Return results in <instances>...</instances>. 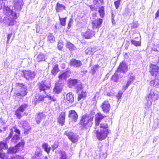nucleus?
I'll return each instance as SVG.
<instances>
[{"label":"nucleus","mask_w":159,"mask_h":159,"mask_svg":"<svg viewBox=\"0 0 159 159\" xmlns=\"http://www.w3.org/2000/svg\"><path fill=\"white\" fill-rule=\"evenodd\" d=\"M69 66L75 68H79L82 65V64L80 60L75 58L71 59L69 62Z\"/></svg>","instance_id":"nucleus-15"},{"label":"nucleus","mask_w":159,"mask_h":159,"mask_svg":"<svg viewBox=\"0 0 159 159\" xmlns=\"http://www.w3.org/2000/svg\"><path fill=\"white\" fill-rule=\"evenodd\" d=\"M95 114L94 111L93 110L89 114H86L81 116L79 123L81 129H87L91 127Z\"/></svg>","instance_id":"nucleus-1"},{"label":"nucleus","mask_w":159,"mask_h":159,"mask_svg":"<svg viewBox=\"0 0 159 159\" xmlns=\"http://www.w3.org/2000/svg\"><path fill=\"white\" fill-rule=\"evenodd\" d=\"M158 97V92L154 89H151L150 92V98H151L152 100H156Z\"/></svg>","instance_id":"nucleus-31"},{"label":"nucleus","mask_w":159,"mask_h":159,"mask_svg":"<svg viewBox=\"0 0 159 159\" xmlns=\"http://www.w3.org/2000/svg\"><path fill=\"white\" fill-rule=\"evenodd\" d=\"M63 72L64 73H66V75H67L68 76H69V74L71 73V72L70 71V69L69 67L67 68V69L64 71Z\"/></svg>","instance_id":"nucleus-64"},{"label":"nucleus","mask_w":159,"mask_h":159,"mask_svg":"<svg viewBox=\"0 0 159 159\" xmlns=\"http://www.w3.org/2000/svg\"><path fill=\"white\" fill-rule=\"evenodd\" d=\"M60 70L58 65L57 64H56L54 65L52 67L51 71V73L54 76H55Z\"/></svg>","instance_id":"nucleus-35"},{"label":"nucleus","mask_w":159,"mask_h":159,"mask_svg":"<svg viewBox=\"0 0 159 159\" xmlns=\"http://www.w3.org/2000/svg\"><path fill=\"white\" fill-rule=\"evenodd\" d=\"M3 22L5 25L9 26L14 25L16 23V21L14 19L10 18L8 16L4 17L3 20Z\"/></svg>","instance_id":"nucleus-19"},{"label":"nucleus","mask_w":159,"mask_h":159,"mask_svg":"<svg viewBox=\"0 0 159 159\" xmlns=\"http://www.w3.org/2000/svg\"><path fill=\"white\" fill-rule=\"evenodd\" d=\"M103 0H93V4L88 5V6L90 8V10L92 11L95 10L97 11V9L100 6V3L102 4L103 3Z\"/></svg>","instance_id":"nucleus-11"},{"label":"nucleus","mask_w":159,"mask_h":159,"mask_svg":"<svg viewBox=\"0 0 159 159\" xmlns=\"http://www.w3.org/2000/svg\"><path fill=\"white\" fill-rule=\"evenodd\" d=\"M13 128L14 129V131L16 133V134H17L19 135H20V130L19 129L17 128L16 126L13 127Z\"/></svg>","instance_id":"nucleus-57"},{"label":"nucleus","mask_w":159,"mask_h":159,"mask_svg":"<svg viewBox=\"0 0 159 159\" xmlns=\"http://www.w3.org/2000/svg\"><path fill=\"white\" fill-rule=\"evenodd\" d=\"M64 134L67 136L68 138L73 143L77 142L79 139V136L71 131L67 130L65 132Z\"/></svg>","instance_id":"nucleus-8"},{"label":"nucleus","mask_w":159,"mask_h":159,"mask_svg":"<svg viewBox=\"0 0 159 159\" xmlns=\"http://www.w3.org/2000/svg\"><path fill=\"white\" fill-rule=\"evenodd\" d=\"M64 83H61L60 81H57L55 83L53 91L56 94H59L63 89L64 85Z\"/></svg>","instance_id":"nucleus-12"},{"label":"nucleus","mask_w":159,"mask_h":159,"mask_svg":"<svg viewBox=\"0 0 159 159\" xmlns=\"http://www.w3.org/2000/svg\"><path fill=\"white\" fill-rule=\"evenodd\" d=\"M36 74L34 71L23 70L21 71V75L28 80H32L35 78Z\"/></svg>","instance_id":"nucleus-7"},{"label":"nucleus","mask_w":159,"mask_h":159,"mask_svg":"<svg viewBox=\"0 0 159 159\" xmlns=\"http://www.w3.org/2000/svg\"><path fill=\"white\" fill-rule=\"evenodd\" d=\"M27 85L22 83H16V86L18 88V92L15 93L18 98L21 99L26 95L28 91H32L34 86V84L32 82H29L27 83Z\"/></svg>","instance_id":"nucleus-2"},{"label":"nucleus","mask_w":159,"mask_h":159,"mask_svg":"<svg viewBox=\"0 0 159 159\" xmlns=\"http://www.w3.org/2000/svg\"><path fill=\"white\" fill-rule=\"evenodd\" d=\"M66 7L64 5L57 2L55 6V9L56 12H61L64 10H66Z\"/></svg>","instance_id":"nucleus-24"},{"label":"nucleus","mask_w":159,"mask_h":159,"mask_svg":"<svg viewBox=\"0 0 159 159\" xmlns=\"http://www.w3.org/2000/svg\"><path fill=\"white\" fill-rule=\"evenodd\" d=\"M123 92L120 90L118 92V94L116 95V97L118 99V100H119L121 98L123 94Z\"/></svg>","instance_id":"nucleus-58"},{"label":"nucleus","mask_w":159,"mask_h":159,"mask_svg":"<svg viewBox=\"0 0 159 159\" xmlns=\"http://www.w3.org/2000/svg\"><path fill=\"white\" fill-rule=\"evenodd\" d=\"M98 65H95L93 66L91 68V70L92 74L93 75L96 73V71L98 69Z\"/></svg>","instance_id":"nucleus-54"},{"label":"nucleus","mask_w":159,"mask_h":159,"mask_svg":"<svg viewBox=\"0 0 159 159\" xmlns=\"http://www.w3.org/2000/svg\"><path fill=\"white\" fill-rule=\"evenodd\" d=\"M123 77V75L119 73V72H117L116 70L115 73L114 75L111 77V80L113 81L116 83H118L121 81L120 80V78H122Z\"/></svg>","instance_id":"nucleus-21"},{"label":"nucleus","mask_w":159,"mask_h":159,"mask_svg":"<svg viewBox=\"0 0 159 159\" xmlns=\"http://www.w3.org/2000/svg\"><path fill=\"white\" fill-rule=\"evenodd\" d=\"M68 77V76L66 75V73L62 72L61 73L58 75V81H60L62 83H64V82L66 81Z\"/></svg>","instance_id":"nucleus-27"},{"label":"nucleus","mask_w":159,"mask_h":159,"mask_svg":"<svg viewBox=\"0 0 159 159\" xmlns=\"http://www.w3.org/2000/svg\"><path fill=\"white\" fill-rule=\"evenodd\" d=\"M151 55L150 56V59L152 60V63L159 64V44L157 45H155L153 47H151Z\"/></svg>","instance_id":"nucleus-4"},{"label":"nucleus","mask_w":159,"mask_h":159,"mask_svg":"<svg viewBox=\"0 0 159 159\" xmlns=\"http://www.w3.org/2000/svg\"><path fill=\"white\" fill-rule=\"evenodd\" d=\"M121 0H117L114 2V4L116 9H118L119 7Z\"/></svg>","instance_id":"nucleus-59"},{"label":"nucleus","mask_w":159,"mask_h":159,"mask_svg":"<svg viewBox=\"0 0 159 159\" xmlns=\"http://www.w3.org/2000/svg\"><path fill=\"white\" fill-rule=\"evenodd\" d=\"M46 98V96L43 95H39L38 98H35L34 101H32V102L34 104L35 106L37 104L39 103L40 102L44 100V98Z\"/></svg>","instance_id":"nucleus-30"},{"label":"nucleus","mask_w":159,"mask_h":159,"mask_svg":"<svg viewBox=\"0 0 159 159\" xmlns=\"http://www.w3.org/2000/svg\"><path fill=\"white\" fill-rule=\"evenodd\" d=\"M94 35V34L93 31L88 29L82 35L85 39H91Z\"/></svg>","instance_id":"nucleus-25"},{"label":"nucleus","mask_w":159,"mask_h":159,"mask_svg":"<svg viewBox=\"0 0 159 159\" xmlns=\"http://www.w3.org/2000/svg\"><path fill=\"white\" fill-rule=\"evenodd\" d=\"M131 43L136 46H140L141 42L139 41H136L134 39H131L130 40Z\"/></svg>","instance_id":"nucleus-51"},{"label":"nucleus","mask_w":159,"mask_h":159,"mask_svg":"<svg viewBox=\"0 0 159 159\" xmlns=\"http://www.w3.org/2000/svg\"><path fill=\"white\" fill-rule=\"evenodd\" d=\"M107 116L105 115L101 112H98L95 115V125L97 126H98L101 121L103 119L107 117Z\"/></svg>","instance_id":"nucleus-16"},{"label":"nucleus","mask_w":159,"mask_h":159,"mask_svg":"<svg viewBox=\"0 0 159 159\" xmlns=\"http://www.w3.org/2000/svg\"><path fill=\"white\" fill-rule=\"evenodd\" d=\"M129 69L128 64L124 60L120 62L116 70L119 73L124 74L127 73Z\"/></svg>","instance_id":"nucleus-6"},{"label":"nucleus","mask_w":159,"mask_h":159,"mask_svg":"<svg viewBox=\"0 0 159 159\" xmlns=\"http://www.w3.org/2000/svg\"><path fill=\"white\" fill-rule=\"evenodd\" d=\"M19 126L24 129V134L25 135L28 134L31 132V128L26 120H22L18 122Z\"/></svg>","instance_id":"nucleus-5"},{"label":"nucleus","mask_w":159,"mask_h":159,"mask_svg":"<svg viewBox=\"0 0 159 159\" xmlns=\"http://www.w3.org/2000/svg\"><path fill=\"white\" fill-rule=\"evenodd\" d=\"M150 72L152 76L156 78L158 73L159 72V67L155 64H150Z\"/></svg>","instance_id":"nucleus-14"},{"label":"nucleus","mask_w":159,"mask_h":159,"mask_svg":"<svg viewBox=\"0 0 159 159\" xmlns=\"http://www.w3.org/2000/svg\"><path fill=\"white\" fill-rule=\"evenodd\" d=\"M7 7V6L5 5V2L3 3V1L2 0H0V10L1 9H2L4 10H6V7Z\"/></svg>","instance_id":"nucleus-53"},{"label":"nucleus","mask_w":159,"mask_h":159,"mask_svg":"<svg viewBox=\"0 0 159 159\" xmlns=\"http://www.w3.org/2000/svg\"><path fill=\"white\" fill-rule=\"evenodd\" d=\"M60 155V159H68L66 153L64 151L60 150L59 152Z\"/></svg>","instance_id":"nucleus-40"},{"label":"nucleus","mask_w":159,"mask_h":159,"mask_svg":"<svg viewBox=\"0 0 159 159\" xmlns=\"http://www.w3.org/2000/svg\"><path fill=\"white\" fill-rule=\"evenodd\" d=\"M8 147L6 143H5L3 141L0 142V151L3 149H7Z\"/></svg>","instance_id":"nucleus-44"},{"label":"nucleus","mask_w":159,"mask_h":159,"mask_svg":"<svg viewBox=\"0 0 159 159\" xmlns=\"http://www.w3.org/2000/svg\"><path fill=\"white\" fill-rule=\"evenodd\" d=\"M149 100V94L147 96H146L145 98L144 99V102L145 104L146 103L147 105L148 104V100Z\"/></svg>","instance_id":"nucleus-62"},{"label":"nucleus","mask_w":159,"mask_h":159,"mask_svg":"<svg viewBox=\"0 0 159 159\" xmlns=\"http://www.w3.org/2000/svg\"><path fill=\"white\" fill-rule=\"evenodd\" d=\"M7 153H14L15 154L17 152H18V151L15 147V146L14 147H10L9 148L7 149Z\"/></svg>","instance_id":"nucleus-43"},{"label":"nucleus","mask_w":159,"mask_h":159,"mask_svg":"<svg viewBox=\"0 0 159 159\" xmlns=\"http://www.w3.org/2000/svg\"><path fill=\"white\" fill-rule=\"evenodd\" d=\"M59 146V143L58 142L55 141L54 143L52 145V149L53 152L54 150L57 149Z\"/></svg>","instance_id":"nucleus-55"},{"label":"nucleus","mask_w":159,"mask_h":159,"mask_svg":"<svg viewBox=\"0 0 159 159\" xmlns=\"http://www.w3.org/2000/svg\"><path fill=\"white\" fill-rule=\"evenodd\" d=\"M130 85L127 83H126V84L123 85L122 86V90L124 92L128 88Z\"/></svg>","instance_id":"nucleus-61"},{"label":"nucleus","mask_w":159,"mask_h":159,"mask_svg":"<svg viewBox=\"0 0 159 159\" xmlns=\"http://www.w3.org/2000/svg\"><path fill=\"white\" fill-rule=\"evenodd\" d=\"M45 114L43 112H39L35 118L36 122L38 125L40 124L42 120L44 119Z\"/></svg>","instance_id":"nucleus-28"},{"label":"nucleus","mask_w":159,"mask_h":159,"mask_svg":"<svg viewBox=\"0 0 159 159\" xmlns=\"http://www.w3.org/2000/svg\"><path fill=\"white\" fill-rule=\"evenodd\" d=\"M23 0H16L14 1V8L17 10L20 11L23 5Z\"/></svg>","instance_id":"nucleus-23"},{"label":"nucleus","mask_w":159,"mask_h":159,"mask_svg":"<svg viewBox=\"0 0 159 159\" xmlns=\"http://www.w3.org/2000/svg\"><path fill=\"white\" fill-rule=\"evenodd\" d=\"M100 130L96 131V135L98 139L102 141L106 139L109 133L107 124L101 123L100 125Z\"/></svg>","instance_id":"nucleus-3"},{"label":"nucleus","mask_w":159,"mask_h":159,"mask_svg":"<svg viewBox=\"0 0 159 159\" xmlns=\"http://www.w3.org/2000/svg\"><path fill=\"white\" fill-rule=\"evenodd\" d=\"M102 22V19L100 18L97 19H95L92 22L93 29L95 30L99 29L101 26Z\"/></svg>","instance_id":"nucleus-18"},{"label":"nucleus","mask_w":159,"mask_h":159,"mask_svg":"<svg viewBox=\"0 0 159 159\" xmlns=\"http://www.w3.org/2000/svg\"><path fill=\"white\" fill-rule=\"evenodd\" d=\"M105 7L104 6H101L98 8V12L99 13L100 16L102 18H103L105 16Z\"/></svg>","instance_id":"nucleus-38"},{"label":"nucleus","mask_w":159,"mask_h":159,"mask_svg":"<svg viewBox=\"0 0 159 159\" xmlns=\"http://www.w3.org/2000/svg\"><path fill=\"white\" fill-rule=\"evenodd\" d=\"M65 119V113L61 112V114L59 116L58 120V122L61 125L64 124Z\"/></svg>","instance_id":"nucleus-29"},{"label":"nucleus","mask_w":159,"mask_h":159,"mask_svg":"<svg viewBox=\"0 0 159 159\" xmlns=\"http://www.w3.org/2000/svg\"><path fill=\"white\" fill-rule=\"evenodd\" d=\"M74 21L72 18L70 19L67 24V30H69L71 27Z\"/></svg>","instance_id":"nucleus-52"},{"label":"nucleus","mask_w":159,"mask_h":159,"mask_svg":"<svg viewBox=\"0 0 159 159\" xmlns=\"http://www.w3.org/2000/svg\"><path fill=\"white\" fill-rule=\"evenodd\" d=\"M38 87L39 90L40 92L43 91V92L46 94V90H48L50 89V87L43 83V82H39L38 83Z\"/></svg>","instance_id":"nucleus-20"},{"label":"nucleus","mask_w":159,"mask_h":159,"mask_svg":"<svg viewBox=\"0 0 159 159\" xmlns=\"http://www.w3.org/2000/svg\"><path fill=\"white\" fill-rule=\"evenodd\" d=\"M42 148L48 154H49L51 148L49 146L48 144L46 143H44L42 145Z\"/></svg>","instance_id":"nucleus-33"},{"label":"nucleus","mask_w":159,"mask_h":159,"mask_svg":"<svg viewBox=\"0 0 159 159\" xmlns=\"http://www.w3.org/2000/svg\"><path fill=\"white\" fill-rule=\"evenodd\" d=\"M75 88L76 90V93H79L80 91H81L82 90H83V88L81 83L80 84H77L75 87Z\"/></svg>","instance_id":"nucleus-46"},{"label":"nucleus","mask_w":159,"mask_h":159,"mask_svg":"<svg viewBox=\"0 0 159 159\" xmlns=\"http://www.w3.org/2000/svg\"><path fill=\"white\" fill-rule=\"evenodd\" d=\"M68 117L69 120L71 122H75L78 120V116L75 111L71 110L69 111Z\"/></svg>","instance_id":"nucleus-13"},{"label":"nucleus","mask_w":159,"mask_h":159,"mask_svg":"<svg viewBox=\"0 0 159 159\" xmlns=\"http://www.w3.org/2000/svg\"><path fill=\"white\" fill-rule=\"evenodd\" d=\"M20 136L17 134H14L11 138V143L14 144H16L20 139Z\"/></svg>","instance_id":"nucleus-39"},{"label":"nucleus","mask_w":159,"mask_h":159,"mask_svg":"<svg viewBox=\"0 0 159 159\" xmlns=\"http://www.w3.org/2000/svg\"><path fill=\"white\" fill-rule=\"evenodd\" d=\"M129 26H130L132 29H135L138 27V23L137 21L134 20L132 23L129 24Z\"/></svg>","instance_id":"nucleus-49"},{"label":"nucleus","mask_w":159,"mask_h":159,"mask_svg":"<svg viewBox=\"0 0 159 159\" xmlns=\"http://www.w3.org/2000/svg\"><path fill=\"white\" fill-rule=\"evenodd\" d=\"M7 14V16L10 18L14 19L15 20L17 18V13L15 9H13L12 7H9L7 6V7L6 8Z\"/></svg>","instance_id":"nucleus-10"},{"label":"nucleus","mask_w":159,"mask_h":159,"mask_svg":"<svg viewBox=\"0 0 159 159\" xmlns=\"http://www.w3.org/2000/svg\"><path fill=\"white\" fill-rule=\"evenodd\" d=\"M78 81V80L77 79L70 78L67 80V86L69 88H73L77 84Z\"/></svg>","instance_id":"nucleus-22"},{"label":"nucleus","mask_w":159,"mask_h":159,"mask_svg":"<svg viewBox=\"0 0 159 159\" xmlns=\"http://www.w3.org/2000/svg\"><path fill=\"white\" fill-rule=\"evenodd\" d=\"M135 79V76H132L129 77V79L127 81V83L130 85L133 83L134 80Z\"/></svg>","instance_id":"nucleus-50"},{"label":"nucleus","mask_w":159,"mask_h":159,"mask_svg":"<svg viewBox=\"0 0 159 159\" xmlns=\"http://www.w3.org/2000/svg\"><path fill=\"white\" fill-rule=\"evenodd\" d=\"M43 151L41 149L38 147L36 149L34 155L35 158L39 157L42 155Z\"/></svg>","instance_id":"nucleus-37"},{"label":"nucleus","mask_w":159,"mask_h":159,"mask_svg":"<svg viewBox=\"0 0 159 159\" xmlns=\"http://www.w3.org/2000/svg\"><path fill=\"white\" fill-rule=\"evenodd\" d=\"M0 159H6L7 157L6 154L4 152H0Z\"/></svg>","instance_id":"nucleus-60"},{"label":"nucleus","mask_w":159,"mask_h":159,"mask_svg":"<svg viewBox=\"0 0 159 159\" xmlns=\"http://www.w3.org/2000/svg\"><path fill=\"white\" fill-rule=\"evenodd\" d=\"M74 101V95L71 92H69L67 93L66 95V102L70 103L71 104H72Z\"/></svg>","instance_id":"nucleus-26"},{"label":"nucleus","mask_w":159,"mask_h":159,"mask_svg":"<svg viewBox=\"0 0 159 159\" xmlns=\"http://www.w3.org/2000/svg\"><path fill=\"white\" fill-rule=\"evenodd\" d=\"M63 42L61 40H60L58 42L57 44V48L60 50H61L63 47Z\"/></svg>","instance_id":"nucleus-56"},{"label":"nucleus","mask_w":159,"mask_h":159,"mask_svg":"<svg viewBox=\"0 0 159 159\" xmlns=\"http://www.w3.org/2000/svg\"><path fill=\"white\" fill-rule=\"evenodd\" d=\"M46 55L45 54L40 53L37 57L36 60L38 62L45 61Z\"/></svg>","instance_id":"nucleus-34"},{"label":"nucleus","mask_w":159,"mask_h":159,"mask_svg":"<svg viewBox=\"0 0 159 159\" xmlns=\"http://www.w3.org/2000/svg\"><path fill=\"white\" fill-rule=\"evenodd\" d=\"M150 84L151 85L156 88L159 87V79L155 78L154 80H152L150 81Z\"/></svg>","instance_id":"nucleus-41"},{"label":"nucleus","mask_w":159,"mask_h":159,"mask_svg":"<svg viewBox=\"0 0 159 159\" xmlns=\"http://www.w3.org/2000/svg\"><path fill=\"white\" fill-rule=\"evenodd\" d=\"M48 97L49 100L52 101L53 102H55L56 101V98L54 96H51V95H49Z\"/></svg>","instance_id":"nucleus-63"},{"label":"nucleus","mask_w":159,"mask_h":159,"mask_svg":"<svg viewBox=\"0 0 159 159\" xmlns=\"http://www.w3.org/2000/svg\"><path fill=\"white\" fill-rule=\"evenodd\" d=\"M159 127V119L156 118L154 120V123L153 128L154 129H156Z\"/></svg>","instance_id":"nucleus-47"},{"label":"nucleus","mask_w":159,"mask_h":159,"mask_svg":"<svg viewBox=\"0 0 159 159\" xmlns=\"http://www.w3.org/2000/svg\"><path fill=\"white\" fill-rule=\"evenodd\" d=\"M101 107L102 111L105 113H109L111 108L110 105L107 101H105L103 102Z\"/></svg>","instance_id":"nucleus-17"},{"label":"nucleus","mask_w":159,"mask_h":159,"mask_svg":"<svg viewBox=\"0 0 159 159\" xmlns=\"http://www.w3.org/2000/svg\"><path fill=\"white\" fill-rule=\"evenodd\" d=\"M55 38L52 34L49 33L48 36L47 40L48 42H50L51 43H52L55 41Z\"/></svg>","instance_id":"nucleus-45"},{"label":"nucleus","mask_w":159,"mask_h":159,"mask_svg":"<svg viewBox=\"0 0 159 159\" xmlns=\"http://www.w3.org/2000/svg\"><path fill=\"white\" fill-rule=\"evenodd\" d=\"M25 144V142L24 139H22L20 142L15 145V147L19 151L20 148H23L24 147Z\"/></svg>","instance_id":"nucleus-32"},{"label":"nucleus","mask_w":159,"mask_h":159,"mask_svg":"<svg viewBox=\"0 0 159 159\" xmlns=\"http://www.w3.org/2000/svg\"><path fill=\"white\" fill-rule=\"evenodd\" d=\"M66 47L71 52L75 50L76 48L75 45L69 41L67 42Z\"/></svg>","instance_id":"nucleus-36"},{"label":"nucleus","mask_w":159,"mask_h":159,"mask_svg":"<svg viewBox=\"0 0 159 159\" xmlns=\"http://www.w3.org/2000/svg\"><path fill=\"white\" fill-rule=\"evenodd\" d=\"M28 107V104L24 103L20 105L15 111V115L16 117L20 119L22 117L21 113L23 112Z\"/></svg>","instance_id":"nucleus-9"},{"label":"nucleus","mask_w":159,"mask_h":159,"mask_svg":"<svg viewBox=\"0 0 159 159\" xmlns=\"http://www.w3.org/2000/svg\"><path fill=\"white\" fill-rule=\"evenodd\" d=\"M58 16L60 25L62 26H65L66 24L67 17L61 18L59 14H58Z\"/></svg>","instance_id":"nucleus-42"},{"label":"nucleus","mask_w":159,"mask_h":159,"mask_svg":"<svg viewBox=\"0 0 159 159\" xmlns=\"http://www.w3.org/2000/svg\"><path fill=\"white\" fill-rule=\"evenodd\" d=\"M86 93L85 92L82 91L81 93L79 94L78 97V100L79 101L82 98H83L86 96Z\"/></svg>","instance_id":"nucleus-48"}]
</instances>
